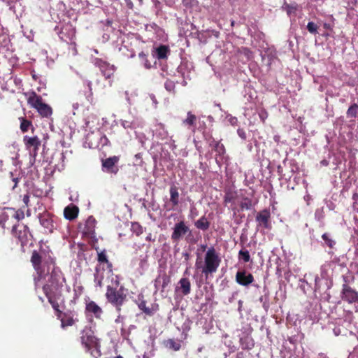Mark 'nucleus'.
Segmentation results:
<instances>
[{
  "instance_id": "obj_1",
  "label": "nucleus",
  "mask_w": 358,
  "mask_h": 358,
  "mask_svg": "<svg viewBox=\"0 0 358 358\" xmlns=\"http://www.w3.org/2000/svg\"><path fill=\"white\" fill-rule=\"evenodd\" d=\"M31 262L39 278H44L50 273L48 280L42 287L48 302L59 300L62 296V288L66 279L61 269L55 266V259L45 251L34 250Z\"/></svg>"
},
{
  "instance_id": "obj_2",
  "label": "nucleus",
  "mask_w": 358,
  "mask_h": 358,
  "mask_svg": "<svg viewBox=\"0 0 358 358\" xmlns=\"http://www.w3.org/2000/svg\"><path fill=\"white\" fill-rule=\"evenodd\" d=\"M80 342L87 352L94 357L101 356L100 343L91 327L85 326L80 333Z\"/></svg>"
},
{
  "instance_id": "obj_3",
  "label": "nucleus",
  "mask_w": 358,
  "mask_h": 358,
  "mask_svg": "<svg viewBox=\"0 0 358 358\" xmlns=\"http://www.w3.org/2000/svg\"><path fill=\"white\" fill-rule=\"evenodd\" d=\"M221 259L215 248H209L206 252L204 257V266L201 271L206 279L208 278L209 275L213 274L217 271Z\"/></svg>"
},
{
  "instance_id": "obj_4",
  "label": "nucleus",
  "mask_w": 358,
  "mask_h": 358,
  "mask_svg": "<svg viewBox=\"0 0 358 358\" xmlns=\"http://www.w3.org/2000/svg\"><path fill=\"white\" fill-rule=\"evenodd\" d=\"M125 289L121 286L119 289L111 286L107 287L106 297L109 303L115 306L117 312H120L121 307L126 301L127 294Z\"/></svg>"
},
{
  "instance_id": "obj_5",
  "label": "nucleus",
  "mask_w": 358,
  "mask_h": 358,
  "mask_svg": "<svg viewBox=\"0 0 358 358\" xmlns=\"http://www.w3.org/2000/svg\"><path fill=\"white\" fill-rule=\"evenodd\" d=\"M28 103L35 108L43 117H49L52 114V108L43 102V99L35 92H32L27 99Z\"/></svg>"
},
{
  "instance_id": "obj_6",
  "label": "nucleus",
  "mask_w": 358,
  "mask_h": 358,
  "mask_svg": "<svg viewBox=\"0 0 358 358\" xmlns=\"http://www.w3.org/2000/svg\"><path fill=\"white\" fill-rule=\"evenodd\" d=\"M12 235L20 243L22 248L27 245L30 238L32 237L30 229L27 225L23 224H15L11 229Z\"/></svg>"
},
{
  "instance_id": "obj_7",
  "label": "nucleus",
  "mask_w": 358,
  "mask_h": 358,
  "mask_svg": "<svg viewBox=\"0 0 358 358\" xmlns=\"http://www.w3.org/2000/svg\"><path fill=\"white\" fill-rule=\"evenodd\" d=\"M94 64L99 69L106 79L110 78L114 75L116 70L114 65H112L100 58H95L94 59Z\"/></svg>"
},
{
  "instance_id": "obj_8",
  "label": "nucleus",
  "mask_w": 358,
  "mask_h": 358,
  "mask_svg": "<svg viewBox=\"0 0 358 358\" xmlns=\"http://www.w3.org/2000/svg\"><path fill=\"white\" fill-rule=\"evenodd\" d=\"M23 143L27 150L30 152V154L36 157L38 154L41 141L37 136H24L23 137Z\"/></svg>"
},
{
  "instance_id": "obj_9",
  "label": "nucleus",
  "mask_w": 358,
  "mask_h": 358,
  "mask_svg": "<svg viewBox=\"0 0 358 358\" xmlns=\"http://www.w3.org/2000/svg\"><path fill=\"white\" fill-rule=\"evenodd\" d=\"M39 222L42 227H43L48 233H52L55 229L54 225V216L52 214L48 211H44L42 213H39L38 216Z\"/></svg>"
},
{
  "instance_id": "obj_10",
  "label": "nucleus",
  "mask_w": 358,
  "mask_h": 358,
  "mask_svg": "<svg viewBox=\"0 0 358 358\" xmlns=\"http://www.w3.org/2000/svg\"><path fill=\"white\" fill-rule=\"evenodd\" d=\"M120 157L118 156H113L106 159L102 160L103 169L110 173L116 174L119 169L116 166V164L118 163Z\"/></svg>"
},
{
  "instance_id": "obj_11",
  "label": "nucleus",
  "mask_w": 358,
  "mask_h": 358,
  "mask_svg": "<svg viewBox=\"0 0 358 358\" xmlns=\"http://www.w3.org/2000/svg\"><path fill=\"white\" fill-rule=\"evenodd\" d=\"M188 231H189V228L185 224L184 221H180L175 224L171 234V239L173 241H178Z\"/></svg>"
},
{
  "instance_id": "obj_12",
  "label": "nucleus",
  "mask_w": 358,
  "mask_h": 358,
  "mask_svg": "<svg viewBox=\"0 0 358 358\" xmlns=\"http://www.w3.org/2000/svg\"><path fill=\"white\" fill-rule=\"evenodd\" d=\"M342 299L350 303H358V292L349 285L344 284L342 289Z\"/></svg>"
},
{
  "instance_id": "obj_13",
  "label": "nucleus",
  "mask_w": 358,
  "mask_h": 358,
  "mask_svg": "<svg viewBox=\"0 0 358 358\" xmlns=\"http://www.w3.org/2000/svg\"><path fill=\"white\" fill-rule=\"evenodd\" d=\"M270 218L271 213L267 209L261 210L256 215V221L258 223V225L267 229H270L271 228Z\"/></svg>"
},
{
  "instance_id": "obj_14",
  "label": "nucleus",
  "mask_w": 358,
  "mask_h": 358,
  "mask_svg": "<svg viewBox=\"0 0 358 358\" xmlns=\"http://www.w3.org/2000/svg\"><path fill=\"white\" fill-rule=\"evenodd\" d=\"M254 196V193L252 192L248 196L245 195L243 193L239 194V199H241L239 201V206L241 210H251L257 203L256 202H253L252 197Z\"/></svg>"
},
{
  "instance_id": "obj_15",
  "label": "nucleus",
  "mask_w": 358,
  "mask_h": 358,
  "mask_svg": "<svg viewBox=\"0 0 358 358\" xmlns=\"http://www.w3.org/2000/svg\"><path fill=\"white\" fill-rule=\"evenodd\" d=\"M96 221L93 216H90L85 221L83 234L90 238L94 236Z\"/></svg>"
},
{
  "instance_id": "obj_16",
  "label": "nucleus",
  "mask_w": 358,
  "mask_h": 358,
  "mask_svg": "<svg viewBox=\"0 0 358 358\" xmlns=\"http://www.w3.org/2000/svg\"><path fill=\"white\" fill-rule=\"evenodd\" d=\"M236 281L238 284L247 287L254 281V277L245 271H239L236 274Z\"/></svg>"
},
{
  "instance_id": "obj_17",
  "label": "nucleus",
  "mask_w": 358,
  "mask_h": 358,
  "mask_svg": "<svg viewBox=\"0 0 358 358\" xmlns=\"http://www.w3.org/2000/svg\"><path fill=\"white\" fill-rule=\"evenodd\" d=\"M139 302L138 303V308L142 310L145 315L148 316H152L158 310H159V304L154 303L151 304L150 307H148L146 306V301L143 299V296H142V299L138 298Z\"/></svg>"
},
{
  "instance_id": "obj_18",
  "label": "nucleus",
  "mask_w": 358,
  "mask_h": 358,
  "mask_svg": "<svg viewBox=\"0 0 358 358\" xmlns=\"http://www.w3.org/2000/svg\"><path fill=\"white\" fill-rule=\"evenodd\" d=\"M76 30L72 27L71 24H67L64 26L60 32H59V38L63 41H71L73 38L75 37Z\"/></svg>"
},
{
  "instance_id": "obj_19",
  "label": "nucleus",
  "mask_w": 358,
  "mask_h": 358,
  "mask_svg": "<svg viewBox=\"0 0 358 358\" xmlns=\"http://www.w3.org/2000/svg\"><path fill=\"white\" fill-rule=\"evenodd\" d=\"M60 321L61 328L65 329L68 327L74 325L77 322H78V319L74 317V315L71 311H67L64 313L63 317L61 318Z\"/></svg>"
},
{
  "instance_id": "obj_20",
  "label": "nucleus",
  "mask_w": 358,
  "mask_h": 358,
  "mask_svg": "<svg viewBox=\"0 0 358 358\" xmlns=\"http://www.w3.org/2000/svg\"><path fill=\"white\" fill-rule=\"evenodd\" d=\"M85 311L92 313L96 318H101L103 310L94 301H90L86 303Z\"/></svg>"
},
{
  "instance_id": "obj_21",
  "label": "nucleus",
  "mask_w": 358,
  "mask_h": 358,
  "mask_svg": "<svg viewBox=\"0 0 358 358\" xmlns=\"http://www.w3.org/2000/svg\"><path fill=\"white\" fill-rule=\"evenodd\" d=\"M79 213V208L75 205H69L66 206L64 210V216L68 220H75Z\"/></svg>"
},
{
  "instance_id": "obj_22",
  "label": "nucleus",
  "mask_w": 358,
  "mask_h": 358,
  "mask_svg": "<svg viewBox=\"0 0 358 358\" xmlns=\"http://www.w3.org/2000/svg\"><path fill=\"white\" fill-rule=\"evenodd\" d=\"M171 282V278L166 273H164L163 275H159L155 279V287L157 289H159V287H161V290L163 292L165 288L169 285Z\"/></svg>"
},
{
  "instance_id": "obj_23",
  "label": "nucleus",
  "mask_w": 358,
  "mask_h": 358,
  "mask_svg": "<svg viewBox=\"0 0 358 358\" xmlns=\"http://www.w3.org/2000/svg\"><path fill=\"white\" fill-rule=\"evenodd\" d=\"M176 290H180L183 295H188L191 292V282L189 278H182L178 282Z\"/></svg>"
},
{
  "instance_id": "obj_24",
  "label": "nucleus",
  "mask_w": 358,
  "mask_h": 358,
  "mask_svg": "<svg viewBox=\"0 0 358 358\" xmlns=\"http://www.w3.org/2000/svg\"><path fill=\"white\" fill-rule=\"evenodd\" d=\"M19 120L20 122V129L22 133H26L29 129H31V131L34 132V127L31 120H27L24 117H19Z\"/></svg>"
},
{
  "instance_id": "obj_25",
  "label": "nucleus",
  "mask_w": 358,
  "mask_h": 358,
  "mask_svg": "<svg viewBox=\"0 0 358 358\" xmlns=\"http://www.w3.org/2000/svg\"><path fill=\"white\" fill-rule=\"evenodd\" d=\"M170 202L171 203L173 207H175L179 203V193L178 187L173 185L170 187Z\"/></svg>"
},
{
  "instance_id": "obj_26",
  "label": "nucleus",
  "mask_w": 358,
  "mask_h": 358,
  "mask_svg": "<svg viewBox=\"0 0 358 358\" xmlns=\"http://www.w3.org/2000/svg\"><path fill=\"white\" fill-rule=\"evenodd\" d=\"M164 346L170 350H173L174 351H178L181 348V344L180 341H176L173 338H169L164 341Z\"/></svg>"
},
{
  "instance_id": "obj_27",
  "label": "nucleus",
  "mask_w": 358,
  "mask_h": 358,
  "mask_svg": "<svg viewBox=\"0 0 358 358\" xmlns=\"http://www.w3.org/2000/svg\"><path fill=\"white\" fill-rule=\"evenodd\" d=\"M194 226L200 230L206 231L210 227V222L206 216L201 217L197 221L194 222Z\"/></svg>"
},
{
  "instance_id": "obj_28",
  "label": "nucleus",
  "mask_w": 358,
  "mask_h": 358,
  "mask_svg": "<svg viewBox=\"0 0 358 358\" xmlns=\"http://www.w3.org/2000/svg\"><path fill=\"white\" fill-rule=\"evenodd\" d=\"M169 52V48L166 45H161L157 48H156V54L158 59H166Z\"/></svg>"
},
{
  "instance_id": "obj_29",
  "label": "nucleus",
  "mask_w": 358,
  "mask_h": 358,
  "mask_svg": "<svg viewBox=\"0 0 358 358\" xmlns=\"http://www.w3.org/2000/svg\"><path fill=\"white\" fill-rule=\"evenodd\" d=\"M238 198H239V194H238L237 192L228 191L225 193L224 203L227 205L229 203L234 202Z\"/></svg>"
},
{
  "instance_id": "obj_30",
  "label": "nucleus",
  "mask_w": 358,
  "mask_h": 358,
  "mask_svg": "<svg viewBox=\"0 0 358 358\" xmlns=\"http://www.w3.org/2000/svg\"><path fill=\"white\" fill-rule=\"evenodd\" d=\"M240 343H241V345H242V348L243 350H250L255 345L253 340L249 337L241 338Z\"/></svg>"
},
{
  "instance_id": "obj_31",
  "label": "nucleus",
  "mask_w": 358,
  "mask_h": 358,
  "mask_svg": "<svg viewBox=\"0 0 358 358\" xmlns=\"http://www.w3.org/2000/svg\"><path fill=\"white\" fill-rule=\"evenodd\" d=\"M97 260L101 264V263L107 264L108 268L110 269V271L112 270V263L108 261L105 251H101L100 252H98Z\"/></svg>"
},
{
  "instance_id": "obj_32",
  "label": "nucleus",
  "mask_w": 358,
  "mask_h": 358,
  "mask_svg": "<svg viewBox=\"0 0 358 358\" xmlns=\"http://www.w3.org/2000/svg\"><path fill=\"white\" fill-rule=\"evenodd\" d=\"M196 117L191 112L187 113V117L183 120L182 123L189 127H194L196 124Z\"/></svg>"
},
{
  "instance_id": "obj_33",
  "label": "nucleus",
  "mask_w": 358,
  "mask_h": 358,
  "mask_svg": "<svg viewBox=\"0 0 358 358\" xmlns=\"http://www.w3.org/2000/svg\"><path fill=\"white\" fill-rule=\"evenodd\" d=\"M49 303L52 308L54 309L57 319L61 320V318L63 317L64 313L59 309V304L58 301H54Z\"/></svg>"
},
{
  "instance_id": "obj_34",
  "label": "nucleus",
  "mask_w": 358,
  "mask_h": 358,
  "mask_svg": "<svg viewBox=\"0 0 358 358\" xmlns=\"http://www.w3.org/2000/svg\"><path fill=\"white\" fill-rule=\"evenodd\" d=\"M138 57L141 59L145 69H150L152 66L151 62L148 59V55L145 54L144 52H141L138 54Z\"/></svg>"
},
{
  "instance_id": "obj_35",
  "label": "nucleus",
  "mask_w": 358,
  "mask_h": 358,
  "mask_svg": "<svg viewBox=\"0 0 358 358\" xmlns=\"http://www.w3.org/2000/svg\"><path fill=\"white\" fill-rule=\"evenodd\" d=\"M158 127H159V131H157L156 136L162 140L167 138L169 134H168L167 131L165 130L164 126L163 124H159Z\"/></svg>"
},
{
  "instance_id": "obj_36",
  "label": "nucleus",
  "mask_w": 358,
  "mask_h": 358,
  "mask_svg": "<svg viewBox=\"0 0 358 358\" xmlns=\"http://www.w3.org/2000/svg\"><path fill=\"white\" fill-rule=\"evenodd\" d=\"M358 113V104L354 103L347 110L348 117H356Z\"/></svg>"
},
{
  "instance_id": "obj_37",
  "label": "nucleus",
  "mask_w": 358,
  "mask_h": 358,
  "mask_svg": "<svg viewBox=\"0 0 358 358\" xmlns=\"http://www.w3.org/2000/svg\"><path fill=\"white\" fill-rule=\"evenodd\" d=\"M131 230L138 236H140L143 232L142 226L138 222L131 223Z\"/></svg>"
},
{
  "instance_id": "obj_38",
  "label": "nucleus",
  "mask_w": 358,
  "mask_h": 358,
  "mask_svg": "<svg viewBox=\"0 0 358 358\" xmlns=\"http://www.w3.org/2000/svg\"><path fill=\"white\" fill-rule=\"evenodd\" d=\"M238 257L247 263L250 260V255L248 250H241L238 252Z\"/></svg>"
},
{
  "instance_id": "obj_39",
  "label": "nucleus",
  "mask_w": 358,
  "mask_h": 358,
  "mask_svg": "<svg viewBox=\"0 0 358 358\" xmlns=\"http://www.w3.org/2000/svg\"><path fill=\"white\" fill-rule=\"evenodd\" d=\"M322 239L325 242V243L330 248H333L335 245V241H333L331 238H329V235L325 233L322 236Z\"/></svg>"
},
{
  "instance_id": "obj_40",
  "label": "nucleus",
  "mask_w": 358,
  "mask_h": 358,
  "mask_svg": "<svg viewBox=\"0 0 358 358\" xmlns=\"http://www.w3.org/2000/svg\"><path fill=\"white\" fill-rule=\"evenodd\" d=\"M318 27L313 22H309L307 24V29L311 34H317Z\"/></svg>"
},
{
  "instance_id": "obj_41",
  "label": "nucleus",
  "mask_w": 358,
  "mask_h": 358,
  "mask_svg": "<svg viewBox=\"0 0 358 358\" xmlns=\"http://www.w3.org/2000/svg\"><path fill=\"white\" fill-rule=\"evenodd\" d=\"M14 218H15L17 221H20L24 217V213L22 209H18L15 210L14 214L13 215Z\"/></svg>"
},
{
  "instance_id": "obj_42",
  "label": "nucleus",
  "mask_w": 358,
  "mask_h": 358,
  "mask_svg": "<svg viewBox=\"0 0 358 358\" xmlns=\"http://www.w3.org/2000/svg\"><path fill=\"white\" fill-rule=\"evenodd\" d=\"M183 4L186 7H194L198 4L197 0H182Z\"/></svg>"
},
{
  "instance_id": "obj_43",
  "label": "nucleus",
  "mask_w": 358,
  "mask_h": 358,
  "mask_svg": "<svg viewBox=\"0 0 358 358\" xmlns=\"http://www.w3.org/2000/svg\"><path fill=\"white\" fill-rule=\"evenodd\" d=\"M103 277L99 278L98 276V268H96V273L94 274V281L96 283V285L99 287L103 286L102 283Z\"/></svg>"
},
{
  "instance_id": "obj_44",
  "label": "nucleus",
  "mask_w": 358,
  "mask_h": 358,
  "mask_svg": "<svg viewBox=\"0 0 358 358\" xmlns=\"http://www.w3.org/2000/svg\"><path fill=\"white\" fill-rule=\"evenodd\" d=\"M215 149L220 155H222L225 152L224 146L222 144H220V142L216 143Z\"/></svg>"
},
{
  "instance_id": "obj_45",
  "label": "nucleus",
  "mask_w": 358,
  "mask_h": 358,
  "mask_svg": "<svg viewBox=\"0 0 358 358\" xmlns=\"http://www.w3.org/2000/svg\"><path fill=\"white\" fill-rule=\"evenodd\" d=\"M238 135L243 140H245L247 138L245 131L243 129H238L237 130Z\"/></svg>"
},
{
  "instance_id": "obj_46",
  "label": "nucleus",
  "mask_w": 358,
  "mask_h": 358,
  "mask_svg": "<svg viewBox=\"0 0 358 358\" xmlns=\"http://www.w3.org/2000/svg\"><path fill=\"white\" fill-rule=\"evenodd\" d=\"M22 201H23L25 206L28 207L29 206V194H24L23 196Z\"/></svg>"
},
{
  "instance_id": "obj_47",
  "label": "nucleus",
  "mask_w": 358,
  "mask_h": 358,
  "mask_svg": "<svg viewBox=\"0 0 358 358\" xmlns=\"http://www.w3.org/2000/svg\"><path fill=\"white\" fill-rule=\"evenodd\" d=\"M6 218L1 217L0 218V227H2L3 229L6 228Z\"/></svg>"
},
{
  "instance_id": "obj_48",
  "label": "nucleus",
  "mask_w": 358,
  "mask_h": 358,
  "mask_svg": "<svg viewBox=\"0 0 358 358\" xmlns=\"http://www.w3.org/2000/svg\"><path fill=\"white\" fill-rule=\"evenodd\" d=\"M13 182H14L13 187H12V189H14L17 185V183L19 182V179L17 178H13L12 179Z\"/></svg>"
},
{
  "instance_id": "obj_49",
  "label": "nucleus",
  "mask_w": 358,
  "mask_h": 358,
  "mask_svg": "<svg viewBox=\"0 0 358 358\" xmlns=\"http://www.w3.org/2000/svg\"><path fill=\"white\" fill-rule=\"evenodd\" d=\"M334 334L336 335V336H338L340 334H341V331L338 328H334Z\"/></svg>"
},
{
  "instance_id": "obj_50",
  "label": "nucleus",
  "mask_w": 358,
  "mask_h": 358,
  "mask_svg": "<svg viewBox=\"0 0 358 358\" xmlns=\"http://www.w3.org/2000/svg\"><path fill=\"white\" fill-rule=\"evenodd\" d=\"M357 199H358V194L357 193H354L353 195H352V199L355 201Z\"/></svg>"
},
{
  "instance_id": "obj_51",
  "label": "nucleus",
  "mask_w": 358,
  "mask_h": 358,
  "mask_svg": "<svg viewBox=\"0 0 358 358\" xmlns=\"http://www.w3.org/2000/svg\"><path fill=\"white\" fill-rule=\"evenodd\" d=\"M183 256L185 257L186 260H188L189 257V254L187 253V252H185V253L183 254Z\"/></svg>"
},
{
  "instance_id": "obj_52",
  "label": "nucleus",
  "mask_w": 358,
  "mask_h": 358,
  "mask_svg": "<svg viewBox=\"0 0 358 358\" xmlns=\"http://www.w3.org/2000/svg\"><path fill=\"white\" fill-rule=\"evenodd\" d=\"M87 86L89 87L90 91V93L92 94V83L91 82H88Z\"/></svg>"
},
{
  "instance_id": "obj_53",
  "label": "nucleus",
  "mask_w": 358,
  "mask_h": 358,
  "mask_svg": "<svg viewBox=\"0 0 358 358\" xmlns=\"http://www.w3.org/2000/svg\"><path fill=\"white\" fill-rule=\"evenodd\" d=\"M112 23H113L112 20H106V25L107 26H111Z\"/></svg>"
},
{
  "instance_id": "obj_54",
  "label": "nucleus",
  "mask_w": 358,
  "mask_h": 358,
  "mask_svg": "<svg viewBox=\"0 0 358 358\" xmlns=\"http://www.w3.org/2000/svg\"><path fill=\"white\" fill-rule=\"evenodd\" d=\"M165 87H166V90H168L169 91H171V87H170L169 84L166 83Z\"/></svg>"
},
{
  "instance_id": "obj_55",
  "label": "nucleus",
  "mask_w": 358,
  "mask_h": 358,
  "mask_svg": "<svg viewBox=\"0 0 358 358\" xmlns=\"http://www.w3.org/2000/svg\"><path fill=\"white\" fill-rule=\"evenodd\" d=\"M321 163H322V164H324V165H326V166L328 164V162H327L326 160H322V161L321 162Z\"/></svg>"
},
{
  "instance_id": "obj_56",
  "label": "nucleus",
  "mask_w": 358,
  "mask_h": 358,
  "mask_svg": "<svg viewBox=\"0 0 358 358\" xmlns=\"http://www.w3.org/2000/svg\"><path fill=\"white\" fill-rule=\"evenodd\" d=\"M146 240H147V241H151V234H149V236H148L146 237Z\"/></svg>"
},
{
  "instance_id": "obj_57",
  "label": "nucleus",
  "mask_w": 358,
  "mask_h": 358,
  "mask_svg": "<svg viewBox=\"0 0 358 358\" xmlns=\"http://www.w3.org/2000/svg\"><path fill=\"white\" fill-rule=\"evenodd\" d=\"M201 264V262L199 263L197 261L196 262V268H199V264Z\"/></svg>"
},
{
  "instance_id": "obj_58",
  "label": "nucleus",
  "mask_w": 358,
  "mask_h": 358,
  "mask_svg": "<svg viewBox=\"0 0 358 358\" xmlns=\"http://www.w3.org/2000/svg\"><path fill=\"white\" fill-rule=\"evenodd\" d=\"M27 216H29V215H30V210H27Z\"/></svg>"
},
{
  "instance_id": "obj_59",
  "label": "nucleus",
  "mask_w": 358,
  "mask_h": 358,
  "mask_svg": "<svg viewBox=\"0 0 358 358\" xmlns=\"http://www.w3.org/2000/svg\"><path fill=\"white\" fill-rule=\"evenodd\" d=\"M39 299H40L42 302H43V301H44V299H43L42 297H41V296L39 297Z\"/></svg>"
},
{
  "instance_id": "obj_60",
  "label": "nucleus",
  "mask_w": 358,
  "mask_h": 358,
  "mask_svg": "<svg viewBox=\"0 0 358 358\" xmlns=\"http://www.w3.org/2000/svg\"><path fill=\"white\" fill-rule=\"evenodd\" d=\"M115 358H122V357L119 355V356H117Z\"/></svg>"
},
{
  "instance_id": "obj_61",
  "label": "nucleus",
  "mask_w": 358,
  "mask_h": 358,
  "mask_svg": "<svg viewBox=\"0 0 358 358\" xmlns=\"http://www.w3.org/2000/svg\"><path fill=\"white\" fill-rule=\"evenodd\" d=\"M10 174L12 177L13 176V173L12 172H10Z\"/></svg>"
},
{
  "instance_id": "obj_62",
  "label": "nucleus",
  "mask_w": 358,
  "mask_h": 358,
  "mask_svg": "<svg viewBox=\"0 0 358 358\" xmlns=\"http://www.w3.org/2000/svg\"><path fill=\"white\" fill-rule=\"evenodd\" d=\"M206 248V245H203V250H204Z\"/></svg>"
}]
</instances>
